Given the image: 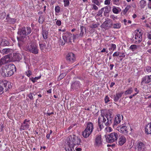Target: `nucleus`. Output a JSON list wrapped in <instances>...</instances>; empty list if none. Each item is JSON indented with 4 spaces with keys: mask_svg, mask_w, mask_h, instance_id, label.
<instances>
[{
    "mask_svg": "<svg viewBox=\"0 0 151 151\" xmlns=\"http://www.w3.org/2000/svg\"><path fill=\"white\" fill-rule=\"evenodd\" d=\"M66 142L65 149L66 151H72L74 146L80 145L81 139L78 136L72 134L68 137Z\"/></svg>",
    "mask_w": 151,
    "mask_h": 151,
    "instance_id": "nucleus-1",
    "label": "nucleus"
},
{
    "mask_svg": "<svg viewBox=\"0 0 151 151\" xmlns=\"http://www.w3.org/2000/svg\"><path fill=\"white\" fill-rule=\"evenodd\" d=\"M31 32V28L28 27H23L18 29L17 32L18 36L17 37V38L19 42L18 45L19 46L20 45L19 42H23L26 36L30 34Z\"/></svg>",
    "mask_w": 151,
    "mask_h": 151,
    "instance_id": "nucleus-2",
    "label": "nucleus"
},
{
    "mask_svg": "<svg viewBox=\"0 0 151 151\" xmlns=\"http://www.w3.org/2000/svg\"><path fill=\"white\" fill-rule=\"evenodd\" d=\"M26 50L31 53L36 54L38 53L39 50L37 46L35 43H31L26 48Z\"/></svg>",
    "mask_w": 151,
    "mask_h": 151,
    "instance_id": "nucleus-3",
    "label": "nucleus"
},
{
    "mask_svg": "<svg viewBox=\"0 0 151 151\" xmlns=\"http://www.w3.org/2000/svg\"><path fill=\"white\" fill-rule=\"evenodd\" d=\"M106 141L108 143H112L116 140L118 135L116 133L112 132L106 136Z\"/></svg>",
    "mask_w": 151,
    "mask_h": 151,
    "instance_id": "nucleus-4",
    "label": "nucleus"
},
{
    "mask_svg": "<svg viewBox=\"0 0 151 151\" xmlns=\"http://www.w3.org/2000/svg\"><path fill=\"white\" fill-rule=\"evenodd\" d=\"M7 66V76H10L13 75L15 72L16 71V68L14 65L12 63L6 65Z\"/></svg>",
    "mask_w": 151,
    "mask_h": 151,
    "instance_id": "nucleus-5",
    "label": "nucleus"
},
{
    "mask_svg": "<svg viewBox=\"0 0 151 151\" xmlns=\"http://www.w3.org/2000/svg\"><path fill=\"white\" fill-rule=\"evenodd\" d=\"M63 39L64 42L68 43H71L73 40V35L70 32H66L63 34Z\"/></svg>",
    "mask_w": 151,
    "mask_h": 151,
    "instance_id": "nucleus-6",
    "label": "nucleus"
},
{
    "mask_svg": "<svg viewBox=\"0 0 151 151\" xmlns=\"http://www.w3.org/2000/svg\"><path fill=\"white\" fill-rule=\"evenodd\" d=\"M112 21L110 19H109L104 21L100 26V27L106 30L112 28Z\"/></svg>",
    "mask_w": 151,
    "mask_h": 151,
    "instance_id": "nucleus-7",
    "label": "nucleus"
},
{
    "mask_svg": "<svg viewBox=\"0 0 151 151\" xmlns=\"http://www.w3.org/2000/svg\"><path fill=\"white\" fill-rule=\"evenodd\" d=\"M65 58L67 61L69 63H72L76 61L75 55L72 52H69L66 55Z\"/></svg>",
    "mask_w": 151,
    "mask_h": 151,
    "instance_id": "nucleus-8",
    "label": "nucleus"
},
{
    "mask_svg": "<svg viewBox=\"0 0 151 151\" xmlns=\"http://www.w3.org/2000/svg\"><path fill=\"white\" fill-rule=\"evenodd\" d=\"M141 81L140 83L141 86L149 84L151 82V75L145 76L142 78Z\"/></svg>",
    "mask_w": 151,
    "mask_h": 151,
    "instance_id": "nucleus-9",
    "label": "nucleus"
},
{
    "mask_svg": "<svg viewBox=\"0 0 151 151\" xmlns=\"http://www.w3.org/2000/svg\"><path fill=\"white\" fill-rule=\"evenodd\" d=\"M81 84L79 81H75L73 82L71 84L70 89L71 90L76 91H78L81 88Z\"/></svg>",
    "mask_w": 151,
    "mask_h": 151,
    "instance_id": "nucleus-10",
    "label": "nucleus"
},
{
    "mask_svg": "<svg viewBox=\"0 0 151 151\" xmlns=\"http://www.w3.org/2000/svg\"><path fill=\"white\" fill-rule=\"evenodd\" d=\"M30 122V120L26 119H25L23 122L21 124L20 128V131L27 130L29 129V124L28 123Z\"/></svg>",
    "mask_w": 151,
    "mask_h": 151,
    "instance_id": "nucleus-11",
    "label": "nucleus"
},
{
    "mask_svg": "<svg viewBox=\"0 0 151 151\" xmlns=\"http://www.w3.org/2000/svg\"><path fill=\"white\" fill-rule=\"evenodd\" d=\"M121 117L122 119V115L120 114H118L117 116L115 117L114 124H113V127L114 128H116L117 125L120 123L121 121Z\"/></svg>",
    "mask_w": 151,
    "mask_h": 151,
    "instance_id": "nucleus-12",
    "label": "nucleus"
},
{
    "mask_svg": "<svg viewBox=\"0 0 151 151\" xmlns=\"http://www.w3.org/2000/svg\"><path fill=\"white\" fill-rule=\"evenodd\" d=\"M94 145L96 146L99 147L102 144L101 135H97L95 140Z\"/></svg>",
    "mask_w": 151,
    "mask_h": 151,
    "instance_id": "nucleus-13",
    "label": "nucleus"
},
{
    "mask_svg": "<svg viewBox=\"0 0 151 151\" xmlns=\"http://www.w3.org/2000/svg\"><path fill=\"white\" fill-rule=\"evenodd\" d=\"M142 33L141 32L136 33L135 35V39L137 40L138 39V38L139 39L138 40H135L134 42V43L139 44L142 41Z\"/></svg>",
    "mask_w": 151,
    "mask_h": 151,
    "instance_id": "nucleus-14",
    "label": "nucleus"
},
{
    "mask_svg": "<svg viewBox=\"0 0 151 151\" xmlns=\"http://www.w3.org/2000/svg\"><path fill=\"white\" fill-rule=\"evenodd\" d=\"M1 84H2L3 88H5L4 90L5 92L8 91L9 89L12 87L10 83L7 81H5L3 83H1Z\"/></svg>",
    "mask_w": 151,
    "mask_h": 151,
    "instance_id": "nucleus-15",
    "label": "nucleus"
},
{
    "mask_svg": "<svg viewBox=\"0 0 151 151\" xmlns=\"http://www.w3.org/2000/svg\"><path fill=\"white\" fill-rule=\"evenodd\" d=\"M6 22L9 24H14L16 22V19L15 18H11L9 17V14H8L6 16Z\"/></svg>",
    "mask_w": 151,
    "mask_h": 151,
    "instance_id": "nucleus-16",
    "label": "nucleus"
},
{
    "mask_svg": "<svg viewBox=\"0 0 151 151\" xmlns=\"http://www.w3.org/2000/svg\"><path fill=\"white\" fill-rule=\"evenodd\" d=\"M117 129L119 132L124 134H127L128 132L127 127L125 125L120 127V129L118 128Z\"/></svg>",
    "mask_w": 151,
    "mask_h": 151,
    "instance_id": "nucleus-17",
    "label": "nucleus"
},
{
    "mask_svg": "<svg viewBox=\"0 0 151 151\" xmlns=\"http://www.w3.org/2000/svg\"><path fill=\"white\" fill-rule=\"evenodd\" d=\"M109 116L107 115H105L107 120L106 122L105 123V124L106 126H109L112 123L113 117L110 115Z\"/></svg>",
    "mask_w": 151,
    "mask_h": 151,
    "instance_id": "nucleus-18",
    "label": "nucleus"
},
{
    "mask_svg": "<svg viewBox=\"0 0 151 151\" xmlns=\"http://www.w3.org/2000/svg\"><path fill=\"white\" fill-rule=\"evenodd\" d=\"M123 93V92H120L117 93H116L115 95H113L114 101L115 102L118 101L120 98L122 97Z\"/></svg>",
    "mask_w": 151,
    "mask_h": 151,
    "instance_id": "nucleus-19",
    "label": "nucleus"
},
{
    "mask_svg": "<svg viewBox=\"0 0 151 151\" xmlns=\"http://www.w3.org/2000/svg\"><path fill=\"white\" fill-rule=\"evenodd\" d=\"M138 151H142L145 147L144 144L141 142H139L137 145Z\"/></svg>",
    "mask_w": 151,
    "mask_h": 151,
    "instance_id": "nucleus-20",
    "label": "nucleus"
},
{
    "mask_svg": "<svg viewBox=\"0 0 151 151\" xmlns=\"http://www.w3.org/2000/svg\"><path fill=\"white\" fill-rule=\"evenodd\" d=\"M13 58L15 61H19L22 58L21 55L18 53H14L13 54Z\"/></svg>",
    "mask_w": 151,
    "mask_h": 151,
    "instance_id": "nucleus-21",
    "label": "nucleus"
},
{
    "mask_svg": "<svg viewBox=\"0 0 151 151\" xmlns=\"http://www.w3.org/2000/svg\"><path fill=\"white\" fill-rule=\"evenodd\" d=\"M92 132L89 131L85 129L82 132V135L84 138H87L90 136Z\"/></svg>",
    "mask_w": 151,
    "mask_h": 151,
    "instance_id": "nucleus-22",
    "label": "nucleus"
},
{
    "mask_svg": "<svg viewBox=\"0 0 151 151\" xmlns=\"http://www.w3.org/2000/svg\"><path fill=\"white\" fill-rule=\"evenodd\" d=\"M7 66H6V65L4 67L2 68V71L1 73V75L4 77H8L7 75L8 72L7 71Z\"/></svg>",
    "mask_w": 151,
    "mask_h": 151,
    "instance_id": "nucleus-23",
    "label": "nucleus"
},
{
    "mask_svg": "<svg viewBox=\"0 0 151 151\" xmlns=\"http://www.w3.org/2000/svg\"><path fill=\"white\" fill-rule=\"evenodd\" d=\"M89 131L93 132V123L91 122H89L87 124V127L86 128Z\"/></svg>",
    "mask_w": 151,
    "mask_h": 151,
    "instance_id": "nucleus-24",
    "label": "nucleus"
},
{
    "mask_svg": "<svg viewBox=\"0 0 151 151\" xmlns=\"http://www.w3.org/2000/svg\"><path fill=\"white\" fill-rule=\"evenodd\" d=\"M145 132L147 134H151V122L149 123L146 126Z\"/></svg>",
    "mask_w": 151,
    "mask_h": 151,
    "instance_id": "nucleus-25",
    "label": "nucleus"
},
{
    "mask_svg": "<svg viewBox=\"0 0 151 151\" xmlns=\"http://www.w3.org/2000/svg\"><path fill=\"white\" fill-rule=\"evenodd\" d=\"M102 8H104L103 12H104V15L105 16H106V14L109 13L111 9V7L109 6H106Z\"/></svg>",
    "mask_w": 151,
    "mask_h": 151,
    "instance_id": "nucleus-26",
    "label": "nucleus"
},
{
    "mask_svg": "<svg viewBox=\"0 0 151 151\" xmlns=\"http://www.w3.org/2000/svg\"><path fill=\"white\" fill-rule=\"evenodd\" d=\"M126 141V138L124 136H121L119 139V144L122 145Z\"/></svg>",
    "mask_w": 151,
    "mask_h": 151,
    "instance_id": "nucleus-27",
    "label": "nucleus"
},
{
    "mask_svg": "<svg viewBox=\"0 0 151 151\" xmlns=\"http://www.w3.org/2000/svg\"><path fill=\"white\" fill-rule=\"evenodd\" d=\"M12 50L10 48H5L3 49L2 50V53L3 55L7 54H10L12 52Z\"/></svg>",
    "mask_w": 151,
    "mask_h": 151,
    "instance_id": "nucleus-28",
    "label": "nucleus"
},
{
    "mask_svg": "<svg viewBox=\"0 0 151 151\" xmlns=\"http://www.w3.org/2000/svg\"><path fill=\"white\" fill-rule=\"evenodd\" d=\"M102 118L100 117H99L98 121V124L99 126V128L100 129V130L103 128L104 127V126L102 124L103 122H102Z\"/></svg>",
    "mask_w": 151,
    "mask_h": 151,
    "instance_id": "nucleus-29",
    "label": "nucleus"
},
{
    "mask_svg": "<svg viewBox=\"0 0 151 151\" xmlns=\"http://www.w3.org/2000/svg\"><path fill=\"white\" fill-rule=\"evenodd\" d=\"M112 8V11L114 14H118L121 11V9L119 7L113 6Z\"/></svg>",
    "mask_w": 151,
    "mask_h": 151,
    "instance_id": "nucleus-30",
    "label": "nucleus"
},
{
    "mask_svg": "<svg viewBox=\"0 0 151 151\" xmlns=\"http://www.w3.org/2000/svg\"><path fill=\"white\" fill-rule=\"evenodd\" d=\"M1 45L2 46H7L9 45V43L6 40L2 39L1 42Z\"/></svg>",
    "mask_w": 151,
    "mask_h": 151,
    "instance_id": "nucleus-31",
    "label": "nucleus"
},
{
    "mask_svg": "<svg viewBox=\"0 0 151 151\" xmlns=\"http://www.w3.org/2000/svg\"><path fill=\"white\" fill-rule=\"evenodd\" d=\"M133 91V88L132 87L129 88L126 91H125L124 95H125L130 94Z\"/></svg>",
    "mask_w": 151,
    "mask_h": 151,
    "instance_id": "nucleus-32",
    "label": "nucleus"
},
{
    "mask_svg": "<svg viewBox=\"0 0 151 151\" xmlns=\"http://www.w3.org/2000/svg\"><path fill=\"white\" fill-rule=\"evenodd\" d=\"M121 26V23H118L116 24L112 23V28L114 29H120Z\"/></svg>",
    "mask_w": 151,
    "mask_h": 151,
    "instance_id": "nucleus-33",
    "label": "nucleus"
},
{
    "mask_svg": "<svg viewBox=\"0 0 151 151\" xmlns=\"http://www.w3.org/2000/svg\"><path fill=\"white\" fill-rule=\"evenodd\" d=\"M27 66L28 67V70L25 72V74L28 77H29L32 75V71L30 70L29 67L28 65Z\"/></svg>",
    "mask_w": 151,
    "mask_h": 151,
    "instance_id": "nucleus-34",
    "label": "nucleus"
},
{
    "mask_svg": "<svg viewBox=\"0 0 151 151\" xmlns=\"http://www.w3.org/2000/svg\"><path fill=\"white\" fill-rule=\"evenodd\" d=\"M138 47V46L136 45H132L129 47V49L131 50L132 51L134 52L137 49Z\"/></svg>",
    "mask_w": 151,
    "mask_h": 151,
    "instance_id": "nucleus-35",
    "label": "nucleus"
},
{
    "mask_svg": "<svg viewBox=\"0 0 151 151\" xmlns=\"http://www.w3.org/2000/svg\"><path fill=\"white\" fill-rule=\"evenodd\" d=\"M146 1L144 0H142L140 1V7L141 8H144L146 5Z\"/></svg>",
    "mask_w": 151,
    "mask_h": 151,
    "instance_id": "nucleus-36",
    "label": "nucleus"
},
{
    "mask_svg": "<svg viewBox=\"0 0 151 151\" xmlns=\"http://www.w3.org/2000/svg\"><path fill=\"white\" fill-rule=\"evenodd\" d=\"M10 55L9 54L6 55L4 57H2V58L6 60V63H7L10 61Z\"/></svg>",
    "mask_w": 151,
    "mask_h": 151,
    "instance_id": "nucleus-37",
    "label": "nucleus"
},
{
    "mask_svg": "<svg viewBox=\"0 0 151 151\" xmlns=\"http://www.w3.org/2000/svg\"><path fill=\"white\" fill-rule=\"evenodd\" d=\"M42 36L44 39L46 40L48 38V32L46 30L42 31Z\"/></svg>",
    "mask_w": 151,
    "mask_h": 151,
    "instance_id": "nucleus-38",
    "label": "nucleus"
},
{
    "mask_svg": "<svg viewBox=\"0 0 151 151\" xmlns=\"http://www.w3.org/2000/svg\"><path fill=\"white\" fill-rule=\"evenodd\" d=\"M39 45L40 49L42 51L45 48L46 46V45L45 43H41L40 42Z\"/></svg>",
    "mask_w": 151,
    "mask_h": 151,
    "instance_id": "nucleus-39",
    "label": "nucleus"
},
{
    "mask_svg": "<svg viewBox=\"0 0 151 151\" xmlns=\"http://www.w3.org/2000/svg\"><path fill=\"white\" fill-rule=\"evenodd\" d=\"M131 6L130 5H127L125 8L124 9L122 12L123 14H125L127 12L128 10L130 8Z\"/></svg>",
    "mask_w": 151,
    "mask_h": 151,
    "instance_id": "nucleus-40",
    "label": "nucleus"
},
{
    "mask_svg": "<svg viewBox=\"0 0 151 151\" xmlns=\"http://www.w3.org/2000/svg\"><path fill=\"white\" fill-rule=\"evenodd\" d=\"M82 37V36H80V35H73V41L76 39H80Z\"/></svg>",
    "mask_w": 151,
    "mask_h": 151,
    "instance_id": "nucleus-41",
    "label": "nucleus"
},
{
    "mask_svg": "<svg viewBox=\"0 0 151 151\" xmlns=\"http://www.w3.org/2000/svg\"><path fill=\"white\" fill-rule=\"evenodd\" d=\"M99 25V23L97 22L96 24H92V25L90 26V27L91 29H93L97 27Z\"/></svg>",
    "mask_w": 151,
    "mask_h": 151,
    "instance_id": "nucleus-42",
    "label": "nucleus"
},
{
    "mask_svg": "<svg viewBox=\"0 0 151 151\" xmlns=\"http://www.w3.org/2000/svg\"><path fill=\"white\" fill-rule=\"evenodd\" d=\"M41 76H39L38 77H36L34 78L32 77V78H30L29 79L32 81L33 83H34L36 82V80H37L40 78Z\"/></svg>",
    "mask_w": 151,
    "mask_h": 151,
    "instance_id": "nucleus-43",
    "label": "nucleus"
},
{
    "mask_svg": "<svg viewBox=\"0 0 151 151\" xmlns=\"http://www.w3.org/2000/svg\"><path fill=\"white\" fill-rule=\"evenodd\" d=\"M66 75L65 73H62L60 74L58 78V81H60Z\"/></svg>",
    "mask_w": 151,
    "mask_h": 151,
    "instance_id": "nucleus-44",
    "label": "nucleus"
},
{
    "mask_svg": "<svg viewBox=\"0 0 151 151\" xmlns=\"http://www.w3.org/2000/svg\"><path fill=\"white\" fill-rule=\"evenodd\" d=\"M84 27L83 26H81L80 27V30H81V32L80 33V36H82V37H83V35H84Z\"/></svg>",
    "mask_w": 151,
    "mask_h": 151,
    "instance_id": "nucleus-45",
    "label": "nucleus"
},
{
    "mask_svg": "<svg viewBox=\"0 0 151 151\" xmlns=\"http://www.w3.org/2000/svg\"><path fill=\"white\" fill-rule=\"evenodd\" d=\"M105 115L104 113H102L101 112V116H99V117H100L101 118H102V122L104 123H105V122L106 121V119H105V118L104 117V116Z\"/></svg>",
    "mask_w": 151,
    "mask_h": 151,
    "instance_id": "nucleus-46",
    "label": "nucleus"
},
{
    "mask_svg": "<svg viewBox=\"0 0 151 151\" xmlns=\"http://www.w3.org/2000/svg\"><path fill=\"white\" fill-rule=\"evenodd\" d=\"M64 6L68 7L69 6L70 4V2L69 0H63Z\"/></svg>",
    "mask_w": 151,
    "mask_h": 151,
    "instance_id": "nucleus-47",
    "label": "nucleus"
},
{
    "mask_svg": "<svg viewBox=\"0 0 151 151\" xmlns=\"http://www.w3.org/2000/svg\"><path fill=\"white\" fill-rule=\"evenodd\" d=\"M104 10V8H101V10H99L97 14H96V16H102V14Z\"/></svg>",
    "mask_w": 151,
    "mask_h": 151,
    "instance_id": "nucleus-48",
    "label": "nucleus"
},
{
    "mask_svg": "<svg viewBox=\"0 0 151 151\" xmlns=\"http://www.w3.org/2000/svg\"><path fill=\"white\" fill-rule=\"evenodd\" d=\"M6 60H4L3 58H2L0 59V67L2 65H4L6 63Z\"/></svg>",
    "mask_w": 151,
    "mask_h": 151,
    "instance_id": "nucleus-49",
    "label": "nucleus"
},
{
    "mask_svg": "<svg viewBox=\"0 0 151 151\" xmlns=\"http://www.w3.org/2000/svg\"><path fill=\"white\" fill-rule=\"evenodd\" d=\"M2 84L0 83V95L2 94L4 92V88L3 87Z\"/></svg>",
    "mask_w": 151,
    "mask_h": 151,
    "instance_id": "nucleus-50",
    "label": "nucleus"
},
{
    "mask_svg": "<svg viewBox=\"0 0 151 151\" xmlns=\"http://www.w3.org/2000/svg\"><path fill=\"white\" fill-rule=\"evenodd\" d=\"M91 1L93 3H94L98 6H99L100 5V3L98 0H91Z\"/></svg>",
    "mask_w": 151,
    "mask_h": 151,
    "instance_id": "nucleus-51",
    "label": "nucleus"
},
{
    "mask_svg": "<svg viewBox=\"0 0 151 151\" xmlns=\"http://www.w3.org/2000/svg\"><path fill=\"white\" fill-rule=\"evenodd\" d=\"M6 14L5 12H3L0 14V18L4 19L6 16Z\"/></svg>",
    "mask_w": 151,
    "mask_h": 151,
    "instance_id": "nucleus-52",
    "label": "nucleus"
},
{
    "mask_svg": "<svg viewBox=\"0 0 151 151\" xmlns=\"http://www.w3.org/2000/svg\"><path fill=\"white\" fill-rule=\"evenodd\" d=\"M60 8L59 6L58 5L55 7V12L58 13L60 12Z\"/></svg>",
    "mask_w": 151,
    "mask_h": 151,
    "instance_id": "nucleus-53",
    "label": "nucleus"
},
{
    "mask_svg": "<svg viewBox=\"0 0 151 151\" xmlns=\"http://www.w3.org/2000/svg\"><path fill=\"white\" fill-rule=\"evenodd\" d=\"M109 98L108 96H106L104 99L105 102L107 103L110 101Z\"/></svg>",
    "mask_w": 151,
    "mask_h": 151,
    "instance_id": "nucleus-54",
    "label": "nucleus"
},
{
    "mask_svg": "<svg viewBox=\"0 0 151 151\" xmlns=\"http://www.w3.org/2000/svg\"><path fill=\"white\" fill-rule=\"evenodd\" d=\"M44 19H43V17L42 16H40L39 19L38 21L39 23H42L43 21H44Z\"/></svg>",
    "mask_w": 151,
    "mask_h": 151,
    "instance_id": "nucleus-55",
    "label": "nucleus"
},
{
    "mask_svg": "<svg viewBox=\"0 0 151 151\" xmlns=\"http://www.w3.org/2000/svg\"><path fill=\"white\" fill-rule=\"evenodd\" d=\"M146 70L148 73L151 72V67L150 66H147L146 67Z\"/></svg>",
    "mask_w": 151,
    "mask_h": 151,
    "instance_id": "nucleus-56",
    "label": "nucleus"
},
{
    "mask_svg": "<svg viewBox=\"0 0 151 151\" xmlns=\"http://www.w3.org/2000/svg\"><path fill=\"white\" fill-rule=\"evenodd\" d=\"M58 43L60 44L62 46H63L65 45V42H63L61 39H60L58 41Z\"/></svg>",
    "mask_w": 151,
    "mask_h": 151,
    "instance_id": "nucleus-57",
    "label": "nucleus"
},
{
    "mask_svg": "<svg viewBox=\"0 0 151 151\" xmlns=\"http://www.w3.org/2000/svg\"><path fill=\"white\" fill-rule=\"evenodd\" d=\"M32 95L33 94L32 93H30L27 95L28 96L31 100H32L34 99V98Z\"/></svg>",
    "mask_w": 151,
    "mask_h": 151,
    "instance_id": "nucleus-58",
    "label": "nucleus"
},
{
    "mask_svg": "<svg viewBox=\"0 0 151 151\" xmlns=\"http://www.w3.org/2000/svg\"><path fill=\"white\" fill-rule=\"evenodd\" d=\"M119 54H121L120 52H115L113 54V57L118 56Z\"/></svg>",
    "mask_w": 151,
    "mask_h": 151,
    "instance_id": "nucleus-59",
    "label": "nucleus"
},
{
    "mask_svg": "<svg viewBox=\"0 0 151 151\" xmlns=\"http://www.w3.org/2000/svg\"><path fill=\"white\" fill-rule=\"evenodd\" d=\"M113 3L117 5L119 4V0H113Z\"/></svg>",
    "mask_w": 151,
    "mask_h": 151,
    "instance_id": "nucleus-60",
    "label": "nucleus"
},
{
    "mask_svg": "<svg viewBox=\"0 0 151 151\" xmlns=\"http://www.w3.org/2000/svg\"><path fill=\"white\" fill-rule=\"evenodd\" d=\"M92 6V9H94L96 10H97L98 9V7L95 4H93Z\"/></svg>",
    "mask_w": 151,
    "mask_h": 151,
    "instance_id": "nucleus-61",
    "label": "nucleus"
},
{
    "mask_svg": "<svg viewBox=\"0 0 151 151\" xmlns=\"http://www.w3.org/2000/svg\"><path fill=\"white\" fill-rule=\"evenodd\" d=\"M111 0H106L104 1V4L105 5H109L110 4V1Z\"/></svg>",
    "mask_w": 151,
    "mask_h": 151,
    "instance_id": "nucleus-62",
    "label": "nucleus"
},
{
    "mask_svg": "<svg viewBox=\"0 0 151 151\" xmlns=\"http://www.w3.org/2000/svg\"><path fill=\"white\" fill-rule=\"evenodd\" d=\"M111 47L113 48V50H114L116 48V45L114 44H111Z\"/></svg>",
    "mask_w": 151,
    "mask_h": 151,
    "instance_id": "nucleus-63",
    "label": "nucleus"
},
{
    "mask_svg": "<svg viewBox=\"0 0 151 151\" xmlns=\"http://www.w3.org/2000/svg\"><path fill=\"white\" fill-rule=\"evenodd\" d=\"M56 24L58 26H60L61 24V22L60 20H58L56 21Z\"/></svg>",
    "mask_w": 151,
    "mask_h": 151,
    "instance_id": "nucleus-64",
    "label": "nucleus"
}]
</instances>
